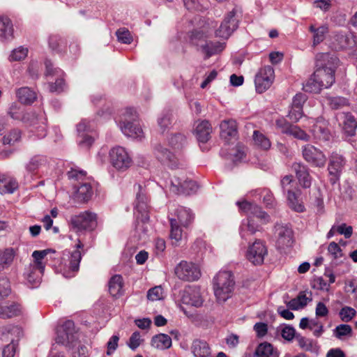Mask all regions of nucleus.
Listing matches in <instances>:
<instances>
[{
    "instance_id": "nucleus-1",
    "label": "nucleus",
    "mask_w": 357,
    "mask_h": 357,
    "mask_svg": "<svg viewBox=\"0 0 357 357\" xmlns=\"http://www.w3.org/2000/svg\"><path fill=\"white\" fill-rule=\"evenodd\" d=\"M176 218H169L171 225L170 238L174 240V244L181 241L183 231L181 226L188 228L193 222L195 216L191 210L183 206H178L174 212Z\"/></svg>"
},
{
    "instance_id": "nucleus-2",
    "label": "nucleus",
    "mask_w": 357,
    "mask_h": 357,
    "mask_svg": "<svg viewBox=\"0 0 357 357\" xmlns=\"http://www.w3.org/2000/svg\"><path fill=\"white\" fill-rule=\"evenodd\" d=\"M213 290L219 302H225L231 296L234 289V276L230 271H220L213 278Z\"/></svg>"
},
{
    "instance_id": "nucleus-3",
    "label": "nucleus",
    "mask_w": 357,
    "mask_h": 357,
    "mask_svg": "<svg viewBox=\"0 0 357 357\" xmlns=\"http://www.w3.org/2000/svg\"><path fill=\"white\" fill-rule=\"evenodd\" d=\"M56 342L68 347H73L78 340V331L71 320L60 321L56 328Z\"/></svg>"
},
{
    "instance_id": "nucleus-4",
    "label": "nucleus",
    "mask_w": 357,
    "mask_h": 357,
    "mask_svg": "<svg viewBox=\"0 0 357 357\" xmlns=\"http://www.w3.org/2000/svg\"><path fill=\"white\" fill-rule=\"evenodd\" d=\"M137 115L134 109H126L122 115L120 128L125 135L135 139H141L143 137V131L137 122Z\"/></svg>"
},
{
    "instance_id": "nucleus-5",
    "label": "nucleus",
    "mask_w": 357,
    "mask_h": 357,
    "mask_svg": "<svg viewBox=\"0 0 357 357\" xmlns=\"http://www.w3.org/2000/svg\"><path fill=\"white\" fill-rule=\"evenodd\" d=\"M280 185L287 196L289 206L296 212L304 211L305 206L300 202L297 194L296 183L292 175H286L282 178Z\"/></svg>"
},
{
    "instance_id": "nucleus-6",
    "label": "nucleus",
    "mask_w": 357,
    "mask_h": 357,
    "mask_svg": "<svg viewBox=\"0 0 357 357\" xmlns=\"http://www.w3.org/2000/svg\"><path fill=\"white\" fill-rule=\"evenodd\" d=\"M84 247L83 243L78 240L75 245L76 250L72 252L69 251H64L63 254V275L66 278H71L75 275V273L78 271L79 263L82 259V254L79 249Z\"/></svg>"
},
{
    "instance_id": "nucleus-7",
    "label": "nucleus",
    "mask_w": 357,
    "mask_h": 357,
    "mask_svg": "<svg viewBox=\"0 0 357 357\" xmlns=\"http://www.w3.org/2000/svg\"><path fill=\"white\" fill-rule=\"evenodd\" d=\"M169 189L176 195H189L197 192L198 185L194 181L188 180L183 174L175 175L170 179Z\"/></svg>"
},
{
    "instance_id": "nucleus-8",
    "label": "nucleus",
    "mask_w": 357,
    "mask_h": 357,
    "mask_svg": "<svg viewBox=\"0 0 357 357\" xmlns=\"http://www.w3.org/2000/svg\"><path fill=\"white\" fill-rule=\"evenodd\" d=\"M70 223L78 231H93L98 226V215L93 212L86 211L72 216Z\"/></svg>"
},
{
    "instance_id": "nucleus-9",
    "label": "nucleus",
    "mask_w": 357,
    "mask_h": 357,
    "mask_svg": "<svg viewBox=\"0 0 357 357\" xmlns=\"http://www.w3.org/2000/svg\"><path fill=\"white\" fill-rule=\"evenodd\" d=\"M174 273L181 280L193 282L199 279L201 271L199 266L190 261H181L174 268Z\"/></svg>"
},
{
    "instance_id": "nucleus-10",
    "label": "nucleus",
    "mask_w": 357,
    "mask_h": 357,
    "mask_svg": "<svg viewBox=\"0 0 357 357\" xmlns=\"http://www.w3.org/2000/svg\"><path fill=\"white\" fill-rule=\"evenodd\" d=\"M302 155L303 159L312 167H324L326 163V156L321 150L312 144L302 146Z\"/></svg>"
},
{
    "instance_id": "nucleus-11",
    "label": "nucleus",
    "mask_w": 357,
    "mask_h": 357,
    "mask_svg": "<svg viewBox=\"0 0 357 357\" xmlns=\"http://www.w3.org/2000/svg\"><path fill=\"white\" fill-rule=\"evenodd\" d=\"M110 162L114 167L124 171L129 168L132 160L128 152L122 146H116L109 151Z\"/></svg>"
},
{
    "instance_id": "nucleus-12",
    "label": "nucleus",
    "mask_w": 357,
    "mask_h": 357,
    "mask_svg": "<svg viewBox=\"0 0 357 357\" xmlns=\"http://www.w3.org/2000/svg\"><path fill=\"white\" fill-rule=\"evenodd\" d=\"M236 12L235 9H233L225 16L219 28L215 30V34L216 37L227 40L237 29L238 20L236 18Z\"/></svg>"
},
{
    "instance_id": "nucleus-13",
    "label": "nucleus",
    "mask_w": 357,
    "mask_h": 357,
    "mask_svg": "<svg viewBox=\"0 0 357 357\" xmlns=\"http://www.w3.org/2000/svg\"><path fill=\"white\" fill-rule=\"evenodd\" d=\"M274 79V70L271 66L261 68L255 76L256 91L261 93L270 88Z\"/></svg>"
},
{
    "instance_id": "nucleus-14",
    "label": "nucleus",
    "mask_w": 357,
    "mask_h": 357,
    "mask_svg": "<svg viewBox=\"0 0 357 357\" xmlns=\"http://www.w3.org/2000/svg\"><path fill=\"white\" fill-rule=\"evenodd\" d=\"M275 234L277 237L276 246L280 250H284L292 246L294 235L292 229L287 225L277 224L275 226Z\"/></svg>"
},
{
    "instance_id": "nucleus-15",
    "label": "nucleus",
    "mask_w": 357,
    "mask_h": 357,
    "mask_svg": "<svg viewBox=\"0 0 357 357\" xmlns=\"http://www.w3.org/2000/svg\"><path fill=\"white\" fill-rule=\"evenodd\" d=\"M267 253L268 250L265 244L261 241L257 240L248 247L246 257L252 264L261 265Z\"/></svg>"
},
{
    "instance_id": "nucleus-16",
    "label": "nucleus",
    "mask_w": 357,
    "mask_h": 357,
    "mask_svg": "<svg viewBox=\"0 0 357 357\" xmlns=\"http://www.w3.org/2000/svg\"><path fill=\"white\" fill-rule=\"evenodd\" d=\"M139 192L137 194L135 208L137 213V220L145 223L149 220V199L146 194L142 190L140 185H138Z\"/></svg>"
},
{
    "instance_id": "nucleus-17",
    "label": "nucleus",
    "mask_w": 357,
    "mask_h": 357,
    "mask_svg": "<svg viewBox=\"0 0 357 357\" xmlns=\"http://www.w3.org/2000/svg\"><path fill=\"white\" fill-rule=\"evenodd\" d=\"M49 160L44 155H35L25 164V169L31 175H38L47 171Z\"/></svg>"
},
{
    "instance_id": "nucleus-18",
    "label": "nucleus",
    "mask_w": 357,
    "mask_h": 357,
    "mask_svg": "<svg viewBox=\"0 0 357 357\" xmlns=\"http://www.w3.org/2000/svg\"><path fill=\"white\" fill-rule=\"evenodd\" d=\"M181 302L187 305L200 307L203 303L200 287L197 285H188L182 292Z\"/></svg>"
},
{
    "instance_id": "nucleus-19",
    "label": "nucleus",
    "mask_w": 357,
    "mask_h": 357,
    "mask_svg": "<svg viewBox=\"0 0 357 357\" xmlns=\"http://www.w3.org/2000/svg\"><path fill=\"white\" fill-rule=\"evenodd\" d=\"M276 126L281 130V132L287 135L293 136L294 137L308 142L310 137L304 130L298 126L292 125L284 119H279L276 121Z\"/></svg>"
},
{
    "instance_id": "nucleus-20",
    "label": "nucleus",
    "mask_w": 357,
    "mask_h": 357,
    "mask_svg": "<svg viewBox=\"0 0 357 357\" xmlns=\"http://www.w3.org/2000/svg\"><path fill=\"white\" fill-rule=\"evenodd\" d=\"M21 120L25 123L36 127L39 137H43L46 135V119L42 115L38 116L35 112H26L22 114Z\"/></svg>"
},
{
    "instance_id": "nucleus-21",
    "label": "nucleus",
    "mask_w": 357,
    "mask_h": 357,
    "mask_svg": "<svg viewBox=\"0 0 357 357\" xmlns=\"http://www.w3.org/2000/svg\"><path fill=\"white\" fill-rule=\"evenodd\" d=\"M345 165L344 157L337 153H333L329 158L328 170L329 174L333 176L331 180H336L339 178L343 167Z\"/></svg>"
},
{
    "instance_id": "nucleus-22",
    "label": "nucleus",
    "mask_w": 357,
    "mask_h": 357,
    "mask_svg": "<svg viewBox=\"0 0 357 357\" xmlns=\"http://www.w3.org/2000/svg\"><path fill=\"white\" fill-rule=\"evenodd\" d=\"M338 64L339 59L334 53H321L317 55L316 67L335 73Z\"/></svg>"
},
{
    "instance_id": "nucleus-23",
    "label": "nucleus",
    "mask_w": 357,
    "mask_h": 357,
    "mask_svg": "<svg viewBox=\"0 0 357 357\" xmlns=\"http://www.w3.org/2000/svg\"><path fill=\"white\" fill-rule=\"evenodd\" d=\"M154 154L158 160L169 166L171 168H176L178 165L176 157L168 149L160 144L155 147Z\"/></svg>"
},
{
    "instance_id": "nucleus-24",
    "label": "nucleus",
    "mask_w": 357,
    "mask_h": 357,
    "mask_svg": "<svg viewBox=\"0 0 357 357\" xmlns=\"http://www.w3.org/2000/svg\"><path fill=\"white\" fill-rule=\"evenodd\" d=\"M292 169L296 173L300 185L308 188L312 184V177L309 173L308 167L302 162H294L292 165Z\"/></svg>"
},
{
    "instance_id": "nucleus-25",
    "label": "nucleus",
    "mask_w": 357,
    "mask_h": 357,
    "mask_svg": "<svg viewBox=\"0 0 357 357\" xmlns=\"http://www.w3.org/2000/svg\"><path fill=\"white\" fill-rule=\"evenodd\" d=\"M76 188L73 199L78 203H86L93 195L92 186L89 181L80 183Z\"/></svg>"
},
{
    "instance_id": "nucleus-26",
    "label": "nucleus",
    "mask_w": 357,
    "mask_h": 357,
    "mask_svg": "<svg viewBox=\"0 0 357 357\" xmlns=\"http://www.w3.org/2000/svg\"><path fill=\"white\" fill-rule=\"evenodd\" d=\"M311 132L316 139L321 141H328L331 137L328 123L322 119L316 121L311 129Z\"/></svg>"
},
{
    "instance_id": "nucleus-27",
    "label": "nucleus",
    "mask_w": 357,
    "mask_h": 357,
    "mask_svg": "<svg viewBox=\"0 0 357 357\" xmlns=\"http://www.w3.org/2000/svg\"><path fill=\"white\" fill-rule=\"evenodd\" d=\"M18 188L17 180L7 174H0V193L11 194Z\"/></svg>"
},
{
    "instance_id": "nucleus-28",
    "label": "nucleus",
    "mask_w": 357,
    "mask_h": 357,
    "mask_svg": "<svg viewBox=\"0 0 357 357\" xmlns=\"http://www.w3.org/2000/svg\"><path fill=\"white\" fill-rule=\"evenodd\" d=\"M314 77L319 79L324 88H329L335 82V73L326 68L317 67Z\"/></svg>"
},
{
    "instance_id": "nucleus-29",
    "label": "nucleus",
    "mask_w": 357,
    "mask_h": 357,
    "mask_svg": "<svg viewBox=\"0 0 357 357\" xmlns=\"http://www.w3.org/2000/svg\"><path fill=\"white\" fill-rule=\"evenodd\" d=\"M260 225L257 223L251 216L243 221L240 227V234L242 238L245 241L248 240V236L253 235L256 231H259Z\"/></svg>"
},
{
    "instance_id": "nucleus-30",
    "label": "nucleus",
    "mask_w": 357,
    "mask_h": 357,
    "mask_svg": "<svg viewBox=\"0 0 357 357\" xmlns=\"http://www.w3.org/2000/svg\"><path fill=\"white\" fill-rule=\"evenodd\" d=\"M220 135L226 140L235 137L237 135V123L234 119L225 120L220 123Z\"/></svg>"
},
{
    "instance_id": "nucleus-31",
    "label": "nucleus",
    "mask_w": 357,
    "mask_h": 357,
    "mask_svg": "<svg viewBox=\"0 0 357 357\" xmlns=\"http://www.w3.org/2000/svg\"><path fill=\"white\" fill-rule=\"evenodd\" d=\"M211 131L212 128L210 123L204 120L196 126L195 132L199 142L206 143L210 139Z\"/></svg>"
},
{
    "instance_id": "nucleus-32",
    "label": "nucleus",
    "mask_w": 357,
    "mask_h": 357,
    "mask_svg": "<svg viewBox=\"0 0 357 357\" xmlns=\"http://www.w3.org/2000/svg\"><path fill=\"white\" fill-rule=\"evenodd\" d=\"M13 26L11 20L5 16L0 17V39L2 41L13 38Z\"/></svg>"
},
{
    "instance_id": "nucleus-33",
    "label": "nucleus",
    "mask_w": 357,
    "mask_h": 357,
    "mask_svg": "<svg viewBox=\"0 0 357 357\" xmlns=\"http://www.w3.org/2000/svg\"><path fill=\"white\" fill-rule=\"evenodd\" d=\"M338 118L342 121L344 131L349 136L354 135L357 128V122L354 116L349 113H342Z\"/></svg>"
},
{
    "instance_id": "nucleus-34",
    "label": "nucleus",
    "mask_w": 357,
    "mask_h": 357,
    "mask_svg": "<svg viewBox=\"0 0 357 357\" xmlns=\"http://www.w3.org/2000/svg\"><path fill=\"white\" fill-rule=\"evenodd\" d=\"M312 294L310 292L301 291L298 295L291 299L289 303V308L292 310H299L312 301Z\"/></svg>"
},
{
    "instance_id": "nucleus-35",
    "label": "nucleus",
    "mask_w": 357,
    "mask_h": 357,
    "mask_svg": "<svg viewBox=\"0 0 357 357\" xmlns=\"http://www.w3.org/2000/svg\"><path fill=\"white\" fill-rule=\"evenodd\" d=\"M309 31L312 33V46L315 47L324 40L326 35L328 33V27L326 24L319 27L310 24Z\"/></svg>"
},
{
    "instance_id": "nucleus-36",
    "label": "nucleus",
    "mask_w": 357,
    "mask_h": 357,
    "mask_svg": "<svg viewBox=\"0 0 357 357\" xmlns=\"http://www.w3.org/2000/svg\"><path fill=\"white\" fill-rule=\"evenodd\" d=\"M225 47V43L211 41L207 42L206 40L204 45H202L201 51L205 54V59H208L211 56L222 52Z\"/></svg>"
},
{
    "instance_id": "nucleus-37",
    "label": "nucleus",
    "mask_w": 357,
    "mask_h": 357,
    "mask_svg": "<svg viewBox=\"0 0 357 357\" xmlns=\"http://www.w3.org/2000/svg\"><path fill=\"white\" fill-rule=\"evenodd\" d=\"M123 280L121 275H114L109 281V291L114 296H120L123 294Z\"/></svg>"
},
{
    "instance_id": "nucleus-38",
    "label": "nucleus",
    "mask_w": 357,
    "mask_h": 357,
    "mask_svg": "<svg viewBox=\"0 0 357 357\" xmlns=\"http://www.w3.org/2000/svg\"><path fill=\"white\" fill-rule=\"evenodd\" d=\"M192 352L195 357H212L208 344L206 342L199 340L193 342Z\"/></svg>"
},
{
    "instance_id": "nucleus-39",
    "label": "nucleus",
    "mask_w": 357,
    "mask_h": 357,
    "mask_svg": "<svg viewBox=\"0 0 357 357\" xmlns=\"http://www.w3.org/2000/svg\"><path fill=\"white\" fill-rule=\"evenodd\" d=\"M151 344L157 349H167L172 346V338L167 334L160 333L152 337Z\"/></svg>"
},
{
    "instance_id": "nucleus-40",
    "label": "nucleus",
    "mask_w": 357,
    "mask_h": 357,
    "mask_svg": "<svg viewBox=\"0 0 357 357\" xmlns=\"http://www.w3.org/2000/svg\"><path fill=\"white\" fill-rule=\"evenodd\" d=\"M257 357H279L278 351L268 342L259 344L255 351Z\"/></svg>"
},
{
    "instance_id": "nucleus-41",
    "label": "nucleus",
    "mask_w": 357,
    "mask_h": 357,
    "mask_svg": "<svg viewBox=\"0 0 357 357\" xmlns=\"http://www.w3.org/2000/svg\"><path fill=\"white\" fill-rule=\"evenodd\" d=\"M17 96L20 102L24 105H30L36 99V93L29 87H22L17 91Z\"/></svg>"
},
{
    "instance_id": "nucleus-42",
    "label": "nucleus",
    "mask_w": 357,
    "mask_h": 357,
    "mask_svg": "<svg viewBox=\"0 0 357 357\" xmlns=\"http://www.w3.org/2000/svg\"><path fill=\"white\" fill-rule=\"evenodd\" d=\"M44 270L29 266L26 273V280L33 286H37L40 282Z\"/></svg>"
},
{
    "instance_id": "nucleus-43",
    "label": "nucleus",
    "mask_w": 357,
    "mask_h": 357,
    "mask_svg": "<svg viewBox=\"0 0 357 357\" xmlns=\"http://www.w3.org/2000/svg\"><path fill=\"white\" fill-rule=\"evenodd\" d=\"M14 256L15 252L13 248H6L0 252V271L11 265Z\"/></svg>"
},
{
    "instance_id": "nucleus-44",
    "label": "nucleus",
    "mask_w": 357,
    "mask_h": 357,
    "mask_svg": "<svg viewBox=\"0 0 357 357\" xmlns=\"http://www.w3.org/2000/svg\"><path fill=\"white\" fill-rule=\"evenodd\" d=\"M300 327L302 329L309 328L314 331V334L319 336L322 332V326L320 325L316 320L309 319L308 318H303L300 322Z\"/></svg>"
},
{
    "instance_id": "nucleus-45",
    "label": "nucleus",
    "mask_w": 357,
    "mask_h": 357,
    "mask_svg": "<svg viewBox=\"0 0 357 357\" xmlns=\"http://www.w3.org/2000/svg\"><path fill=\"white\" fill-rule=\"evenodd\" d=\"M324 88L322 84L318 79L314 77V73L303 84V89L308 93H319L321 89Z\"/></svg>"
},
{
    "instance_id": "nucleus-46",
    "label": "nucleus",
    "mask_w": 357,
    "mask_h": 357,
    "mask_svg": "<svg viewBox=\"0 0 357 357\" xmlns=\"http://www.w3.org/2000/svg\"><path fill=\"white\" fill-rule=\"evenodd\" d=\"M190 43L198 47V50H202V45H204L206 42V36L202 31L194 30L189 34Z\"/></svg>"
},
{
    "instance_id": "nucleus-47",
    "label": "nucleus",
    "mask_w": 357,
    "mask_h": 357,
    "mask_svg": "<svg viewBox=\"0 0 357 357\" xmlns=\"http://www.w3.org/2000/svg\"><path fill=\"white\" fill-rule=\"evenodd\" d=\"M253 139L255 144L263 149L267 150L271 147L270 140L258 130L254 131Z\"/></svg>"
},
{
    "instance_id": "nucleus-48",
    "label": "nucleus",
    "mask_w": 357,
    "mask_h": 357,
    "mask_svg": "<svg viewBox=\"0 0 357 357\" xmlns=\"http://www.w3.org/2000/svg\"><path fill=\"white\" fill-rule=\"evenodd\" d=\"M50 251V250H35L32 253V257L34 259V264H31L30 266L37 267L39 270H45V265L42 262V260Z\"/></svg>"
},
{
    "instance_id": "nucleus-49",
    "label": "nucleus",
    "mask_w": 357,
    "mask_h": 357,
    "mask_svg": "<svg viewBox=\"0 0 357 357\" xmlns=\"http://www.w3.org/2000/svg\"><path fill=\"white\" fill-rule=\"evenodd\" d=\"M249 216H251L253 219L257 218L261 224H265L269 221V215L264 211H263L259 206L255 204L251 213Z\"/></svg>"
},
{
    "instance_id": "nucleus-50",
    "label": "nucleus",
    "mask_w": 357,
    "mask_h": 357,
    "mask_svg": "<svg viewBox=\"0 0 357 357\" xmlns=\"http://www.w3.org/2000/svg\"><path fill=\"white\" fill-rule=\"evenodd\" d=\"M165 298V292L161 286H155L150 289L147 292V298L151 301L162 300Z\"/></svg>"
},
{
    "instance_id": "nucleus-51",
    "label": "nucleus",
    "mask_w": 357,
    "mask_h": 357,
    "mask_svg": "<svg viewBox=\"0 0 357 357\" xmlns=\"http://www.w3.org/2000/svg\"><path fill=\"white\" fill-rule=\"evenodd\" d=\"M28 54V49L24 47H20L12 51L9 56L10 61H17L24 59Z\"/></svg>"
},
{
    "instance_id": "nucleus-52",
    "label": "nucleus",
    "mask_w": 357,
    "mask_h": 357,
    "mask_svg": "<svg viewBox=\"0 0 357 357\" xmlns=\"http://www.w3.org/2000/svg\"><path fill=\"white\" fill-rule=\"evenodd\" d=\"M18 347L17 341L11 340L2 350V357H14Z\"/></svg>"
},
{
    "instance_id": "nucleus-53",
    "label": "nucleus",
    "mask_w": 357,
    "mask_h": 357,
    "mask_svg": "<svg viewBox=\"0 0 357 357\" xmlns=\"http://www.w3.org/2000/svg\"><path fill=\"white\" fill-rule=\"evenodd\" d=\"M185 142V137L181 133H178L171 137L169 140V144L174 149H179L183 146Z\"/></svg>"
},
{
    "instance_id": "nucleus-54",
    "label": "nucleus",
    "mask_w": 357,
    "mask_h": 357,
    "mask_svg": "<svg viewBox=\"0 0 357 357\" xmlns=\"http://www.w3.org/2000/svg\"><path fill=\"white\" fill-rule=\"evenodd\" d=\"M21 137L20 132L18 130H13L8 135L3 138V144L13 145L18 142Z\"/></svg>"
},
{
    "instance_id": "nucleus-55",
    "label": "nucleus",
    "mask_w": 357,
    "mask_h": 357,
    "mask_svg": "<svg viewBox=\"0 0 357 357\" xmlns=\"http://www.w3.org/2000/svg\"><path fill=\"white\" fill-rule=\"evenodd\" d=\"M79 139H78V145L80 148L88 149L94 142V138L89 134L78 135Z\"/></svg>"
},
{
    "instance_id": "nucleus-56",
    "label": "nucleus",
    "mask_w": 357,
    "mask_h": 357,
    "mask_svg": "<svg viewBox=\"0 0 357 357\" xmlns=\"http://www.w3.org/2000/svg\"><path fill=\"white\" fill-rule=\"evenodd\" d=\"M143 340L141 338L139 332H134L129 338L128 346L132 349L135 350L142 343Z\"/></svg>"
},
{
    "instance_id": "nucleus-57",
    "label": "nucleus",
    "mask_w": 357,
    "mask_h": 357,
    "mask_svg": "<svg viewBox=\"0 0 357 357\" xmlns=\"http://www.w3.org/2000/svg\"><path fill=\"white\" fill-rule=\"evenodd\" d=\"M116 34L118 40L123 43L130 44L132 41L131 34L128 29H119Z\"/></svg>"
},
{
    "instance_id": "nucleus-58",
    "label": "nucleus",
    "mask_w": 357,
    "mask_h": 357,
    "mask_svg": "<svg viewBox=\"0 0 357 357\" xmlns=\"http://www.w3.org/2000/svg\"><path fill=\"white\" fill-rule=\"evenodd\" d=\"M64 40L58 35H52L49 38V46L53 50L60 51Z\"/></svg>"
},
{
    "instance_id": "nucleus-59",
    "label": "nucleus",
    "mask_w": 357,
    "mask_h": 357,
    "mask_svg": "<svg viewBox=\"0 0 357 357\" xmlns=\"http://www.w3.org/2000/svg\"><path fill=\"white\" fill-rule=\"evenodd\" d=\"M351 327L347 324H340L335 328V334L338 338H342L344 336L351 334Z\"/></svg>"
},
{
    "instance_id": "nucleus-60",
    "label": "nucleus",
    "mask_w": 357,
    "mask_h": 357,
    "mask_svg": "<svg viewBox=\"0 0 357 357\" xmlns=\"http://www.w3.org/2000/svg\"><path fill=\"white\" fill-rule=\"evenodd\" d=\"M328 104L333 109H338L347 105V100L343 97H333L329 98Z\"/></svg>"
},
{
    "instance_id": "nucleus-61",
    "label": "nucleus",
    "mask_w": 357,
    "mask_h": 357,
    "mask_svg": "<svg viewBox=\"0 0 357 357\" xmlns=\"http://www.w3.org/2000/svg\"><path fill=\"white\" fill-rule=\"evenodd\" d=\"M86 172L83 170H79L77 169H71L70 171L68 172V177L70 179H73L76 181H81L82 182H84L86 180Z\"/></svg>"
},
{
    "instance_id": "nucleus-62",
    "label": "nucleus",
    "mask_w": 357,
    "mask_h": 357,
    "mask_svg": "<svg viewBox=\"0 0 357 357\" xmlns=\"http://www.w3.org/2000/svg\"><path fill=\"white\" fill-rule=\"evenodd\" d=\"M158 123L160 128L161 132H165L166 128H167L171 123L170 114L169 112L162 113L161 114V116L158 119Z\"/></svg>"
},
{
    "instance_id": "nucleus-63",
    "label": "nucleus",
    "mask_w": 357,
    "mask_h": 357,
    "mask_svg": "<svg viewBox=\"0 0 357 357\" xmlns=\"http://www.w3.org/2000/svg\"><path fill=\"white\" fill-rule=\"evenodd\" d=\"M92 130V126L89 121L82 119L77 125V131L78 135L88 134Z\"/></svg>"
},
{
    "instance_id": "nucleus-64",
    "label": "nucleus",
    "mask_w": 357,
    "mask_h": 357,
    "mask_svg": "<svg viewBox=\"0 0 357 357\" xmlns=\"http://www.w3.org/2000/svg\"><path fill=\"white\" fill-rule=\"evenodd\" d=\"M280 331L282 337L287 341H291L295 337V330L289 326H282Z\"/></svg>"
}]
</instances>
